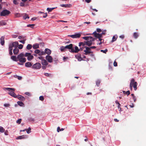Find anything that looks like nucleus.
Instances as JSON below:
<instances>
[{
  "instance_id": "f257e3e1",
  "label": "nucleus",
  "mask_w": 146,
  "mask_h": 146,
  "mask_svg": "<svg viewBox=\"0 0 146 146\" xmlns=\"http://www.w3.org/2000/svg\"><path fill=\"white\" fill-rule=\"evenodd\" d=\"M8 94L14 98H17L23 101L25 100V98L23 96L20 95H17L14 92H9Z\"/></svg>"
},
{
  "instance_id": "f03ea898",
  "label": "nucleus",
  "mask_w": 146,
  "mask_h": 146,
  "mask_svg": "<svg viewBox=\"0 0 146 146\" xmlns=\"http://www.w3.org/2000/svg\"><path fill=\"white\" fill-rule=\"evenodd\" d=\"M137 82L135 81V80L134 79H131L130 84L131 90H132L133 87L134 88V90H136L137 89Z\"/></svg>"
},
{
  "instance_id": "7ed1b4c3",
  "label": "nucleus",
  "mask_w": 146,
  "mask_h": 146,
  "mask_svg": "<svg viewBox=\"0 0 146 146\" xmlns=\"http://www.w3.org/2000/svg\"><path fill=\"white\" fill-rule=\"evenodd\" d=\"M11 12L5 9L1 13L0 16H6L8 15Z\"/></svg>"
},
{
  "instance_id": "20e7f679",
  "label": "nucleus",
  "mask_w": 146,
  "mask_h": 146,
  "mask_svg": "<svg viewBox=\"0 0 146 146\" xmlns=\"http://www.w3.org/2000/svg\"><path fill=\"white\" fill-rule=\"evenodd\" d=\"M94 40L95 38H93L92 37H90V39L89 40L86 41V45L88 46H90L92 44V42L94 41Z\"/></svg>"
},
{
  "instance_id": "39448f33",
  "label": "nucleus",
  "mask_w": 146,
  "mask_h": 146,
  "mask_svg": "<svg viewBox=\"0 0 146 146\" xmlns=\"http://www.w3.org/2000/svg\"><path fill=\"white\" fill-rule=\"evenodd\" d=\"M41 66L39 63H36L32 66V68L35 69H39L41 67Z\"/></svg>"
},
{
  "instance_id": "423d86ee",
  "label": "nucleus",
  "mask_w": 146,
  "mask_h": 146,
  "mask_svg": "<svg viewBox=\"0 0 146 146\" xmlns=\"http://www.w3.org/2000/svg\"><path fill=\"white\" fill-rule=\"evenodd\" d=\"M25 56L27 57V59L29 61L31 60L34 58L33 56L31 55L30 53H26L25 54Z\"/></svg>"
},
{
  "instance_id": "0eeeda50",
  "label": "nucleus",
  "mask_w": 146,
  "mask_h": 146,
  "mask_svg": "<svg viewBox=\"0 0 146 146\" xmlns=\"http://www.w3.org/2000/svg\"><path fill=\"white\" fill-rule=\"evenodd\" d=\"M85 48H86L85 50H84V51L85 52V54L87 55L88 54L91 53H92V52H91L90 51V48L89 47H87V46H85Z\"/></svg>"
},
{
  "instance_id": "6e6552de",
  "label": "nucleus",
  "mask_w": 146,
  "mask_h": 146,
  "mask_svg": "<svg viewBox=\"0 0 146 146\" xmlns=\"http://www.w3.org/2000/svg\"><path fill=\"white\" fill-rule=\"evenodd\" d=\"M81 35V34L78 33L76 34L75 35H68V36H70L73 38H76L80 37Z\"/></svg>"
},
{
  "instance_id": "1a4fd4ad",
  "label": "nucleus",
  "mask_w": 146,
  "mask_h": 146,
  "mask_svg": "<svg viewBox=\"0 0 146 146\" xmlns=\"http://www.w3.org/2000/svg\"><path fill=\"white\" fill-rule=\"evenodd\" d=\"M18 59V60L19 61V62H21V63H19V64L21 65H23V63L25 62L26 61V58H17Z\"/></svg>"
},
{
  "instance_id": "9d476101",
  "label": "nucleus",
  "mask_w": 146,
  "mask_h": 146,
  "mask_svg": "<svg viewBox=\"0 0 146 146\" xmlns=\"http://www.w3.org/2000/svg\"><path fill=\"white\" fill-rule=\"evenodd\" d=\"M45 58L50 63L52 62L53 58L52 57L49 55H47L45 57Z\"/></svg>"
},
{
  "instance_id": "9b49d317",
  "label": "nucleus",
  "mask_w": 146,
  "mask_h": 146,
  "mask_svg": "<svg viewBox=\"0 0 146 146\" xmlns=\"http://www.w3.org/2000/svg\"><path fill=\"white\" fill-rule=\"evenodd\" d=\"M92 34L94 35L95 37L98 38L102 37V36L101 34L97 33L96 31L94 32Z\"/></svg>"
},
{
  "instance_id": "f8f14e48",
  "label": "nucleus",
  "mask_w": 146,
  "mask_h": 146,
  "mask_svg": "<svg viewBox=\"0 0 146 146\" xmlns=\"http://www.w3.org/2000/svg\"><path fill=\"white\" fill-rule=\"evenodd\" d=\"M76 58L77 59L78 61H80L82 60V58L81 57V55L78 53L75 55Z\"/></svg>"
},
{
  "instance_id": "ddd939ff",
  "label": "nucleus",
  "mask_w": 146,
  "mask_h": 146,
  "mask_svg": "<svg viewBox=\"0 0 146 146\" xmlns=\"http://www.w3.org/2000/svg\"><path fill=\"white\" fill-rule=\"evenodd\" d=\"M75 50H74L73 49H71V50H70V51L72 53H77L80 51L79 49L78 48V47L76 46H75Z\"/></svg>"
},
{
  "instance_id": "4468645a",
  "label": "nucleus",
  "mask_w": 146,
  "mask_h": 146,
  "mask_svg": "<svg viewBox=\"0 0 146 146\" xmlns=\"http://www.w3.org/2000/svg\"><path fill=\"white\" fill-rule=\"evenodd\" d=\"M3 90L4 91H10L11 90H12L14 91L15 90L14 88H3Z\"/></svg>"
},
{
  "instance_id": "2eb2a0df",
  "label": "nucleus",
  "mask_w": 146,
  "mask_h": 146,
  "mask_svg": "<svg viewBox=\"0 0 146 146\" xmlns=\"http://www.w3.org/2000/svg\"><path fill=\"white\" fill-rule=\"evenodd\" d=\"M45 54L46 53L48 55H49L51 54V50L48 48H46L44 50Z\"/></svg>"
},
{
  "instance_id": "dca6fc26",
  "label": "nucleus",
  "mask_w": 146,
  "mask_h": 146,
  "mask_svg": "<svg viewBox=\"0 0 146 146\" xmlns=\"http://www.w3.org/2000/svg\"><path fill=\"white\" fill-rule=\"evenodd\" d=\"M5 37L4 36H2L0 38L1 42L0 43L2 45H3L4 44L5 41H4Z\"/></svg>"
},
{
  "instance_id": "f3484780",
  "label": "nucleus",
  "mask_w": 146,
  "mask_h": 146,
  "mask_svg": "<svg viewBox=\"0 0 146 146\" xmlns=\"http://www.w3.org/2000/svg\"><path fill=\"white\" fill-rule=\"evenodd\" d=\"M73 44H70L68 45H66L65 46L66 48L68 49L69 50H71V49H72Z\"/></svg>"
},
{
  "instance_id": "a211bd4d",
  "label": "nucleus",
  "mask_w": 146,
  "mask_h": 146,
  "mask_svg": "<svg viewBox=\"0 0 146 146\" xmlns=\"http://www.w3.org/2000/svg\"><path fill=\"white\" fill-rule=\"evenodd\" d=\"M42 64L43 65L47 66L48 63L44 59H42Z\"/></svg>"
},
{
  "instance_id": "6ab92c4d",
  "label": "nucleus",
  "mask_w": 146,
  "mask_h": 146,
  "mask_svg": "<svg viewBox=\"0 0 146 146\" xmlns=\"http://www.w3.org/2000/svg\"><path fill=\"white\" fill-rule=\"evenodd\" d=\"M22 16L23 17V19L24 20H25L27 19H29V15L26 13L23 14Z\"/></svg>"
},
{
  "instance_id": "aec40b11",
  "label": "nucleus",
  "mask_w": 146,
  "mask_h": 146,
  "mask_svg": "<svg viewBox=\"0 0 146 146\" xmlns=\"http://www.w3.org/2000/svg\"><path fill=\"white\" fill-rule=\"evenodd\" d=\"M25 66L27 67H30L32 66V64L31 62H28L25 63Z\"/></svg>"
},
{
  "instance_id": "412c9836",
  "label": "nucleus",
  "mask_w": 146,
  "mask_h": 146,
  "mask_svg": "<svg viewBox=\"0 0 146 146\" xmlns=\"http://www.w3.org/2000/svg\"><path fill=\"white\" fill-rule=\"evenodd\" d=\"M11 44L13 46L15 47H17L19 45L18 42L17 41L13 42Z\"/></svg>"
},
{
  "instance_id": "4be33fe9",
  "label": "nucleus",
  "mask_w": 146,
  "mask_h": 146,
  "mask_svg": "<svg viewBox=\"0 0 146 146\" xmlns=\"http://www.w3.org/2000/svg\"><path fill=\"white\" fill-rule=\"evenodd\" d=\"M19 51V49L17 48H15L13 50V52L15 54H17Z\"/></svg>"
},
{
  "instance_id": "5701e85b",
  "label": "nucleus",
  "mask_w": 146,
  "mask_h": 146,
  "mask_svg": "<svg viewBox=\"0 0 146 146\" xmlns=\"http://www.w3.org/2000/svg\"><path fill=\"white\" fill-rule=\"evenodd\" d=\"M71 5L70 4H61L60 5L61 7H70Z\"/></svg>"
},
{
  "instance_id": "b1692460",
  "label": "nucleus",
  "mask_w": 146,
  "mask_h": 146,
  "mask_svg": "<svg viewBox=\"0 0 146 146\" xmlns=\"http://www.w3.org/2000/svg\"><path fill=\"white\" fill-rule=\"evenodd\" d=\"M33 47L34 49L38 48H39V44H35L33 45Z\"/></svg>"
},
{
  "instance_id": "393cba45",
  "label": "nucleus",
  "mask_w": 146,
  "mask_h": 146,
  "mask_svg": "<svg viewBox=\"0 0 146 146\" xmlns=\"http://www.w3.org/2000/svg\"><path fill=\"white\" fill-rule=\"evenodd\" d=\"M25 136H26V135H21V136H20L17 137V139H24L26 138Z\"/></svg>"
},
{
  "instance_id": "a878e982",
  "label": "nucleus",
  "mask_w": 146,
  "mask_h": 146,
  "mask_svg": "<svg viewBox=\"0 0 146 146\" xmlns=\"http://www.w3.org/2000/svg\"><path fill=\"white\" fill-rule=\"evenodd\" d=\"M24 56H25V55L23 53H21L17 56V58H23V57Z\"/></svg>"
},
{
  "instance_id": "bb28decb",
  "label": "nucleus",
  "mask_w": 146,
  "mask_h": 146,
  "mask_svg": "<svg viewBox=\"0 0 146 146\" xmlns=\"http://www.w3.org/2000/svg\"><path fill=\"white\" fill-rule=\"evenodd\" d=\"M133 36L135 38H137L139 36V35L137 33L135 32L134 33Z\"/></svg>"
},
{
  "instance_id": "cd10ccee",
  "label": "nucleus",
  "mask_w": 146,
  "mask_h": 146,
  "mask_svg": "<svg viewBox=\"0 0 146 146\" xmlns=\"http://www.w3.org/2000/svg\"><path fill=\"white\" fill-rule=\"evenodd\" d=\"M11 58L13 60H14L15 61H17V58L16 56H11Z\"/></svg>"
},
{
  "instance_id": "c85d7f7f",
  "label": "nucleus",
  "mask_w": 146,
  "mask_h": 146,
  "mask_svg": "<svg viewBox=\"0 0 146 146\" xmlns=\"http://www.w3.org/2000/svg\"><path fill=\"white\" fill-rule=\"evenodd\" d=\"M6 23L4 21H1L0 22V25L1 26L5 25H6Z\"/></svg>"
},
{
  "instance_id": "c756f323",
  "label": "nucleus",
  "mask_w": 146,
  "mask_h": 146,
  "mask_svg": "<svg viewBox=\"0 0 146 146\" xmlns=\"http://www.w3.org/2000/svg\"><path fill=\"white\" fill-rule=\"evenodd\" d=\"M32 47L31 44H29L27 45L26 48L28 50H30L32 48Z\"/></svg>"
},
{
  "instance_id": "7c9ffc66",
  "label": "nucleus",
  "mask_w": 146,
  "mask_h": 146,
  "mask_svg": "<svg viewBox=\"0 0 146 146\" xmlns=\"http://www.w3.org/2000/svg\"><path fill=\"white\" fill-rule=\"evenodd\" d=\"M101 82V81L100 80H97L96 82V85L98 86H100Z\"/></svg>"
},
{
  "instance_id": "2f4dec72",
  "label": "nucleus",
  "mask_w": 146,
  "mask_h": 146,
  "mask_svg": "<svg viewBox=\"0 0 146 146\" xmlns=\"http://www.w3.org/2000/svg\"><path fill=\"white\" fill-rule=\"evenodd\" d=\"M25 131H26L27 133L29 134L31 132V129L29 127L28 129H25Z\"/></svg>"
},
{
  "instance_id": "473e14b6",
  "label": "nucleus",
  "mask_w": 146,
  "mask_h": 146,
  "mask_svg": "<svg viewBox=\"0 0 146 146\" xmlns=\"http://www.w3.org/2000/svg\"><path fill=\"white\" fill-rule=\"evenodd\" d=\"M19 0H13V4L15 5H17L19 4L18 1Z\"/></svg>"
},
{
  "instance_id": "72a5a7b5",
  "label": "nucleus",
  "mask_w": 146,
  "mask_h": 146,
  "mask_svg": "<svg viewBox=\"0 0 146 146\" xmlns=\"http://www.w3.org/2000/svg\"><path fill=\"white\" fill-rule=\"evenodd\" d=\"M15 15V17H19L21 16V14L19 13H16Z\"/></svg>"
},
{
  "instance_id": "f704fd0d",
  "label": "nucleus",
  "mask_w": 146,
  "mask_h": 146,
  "mask_svg": "<svg viewBox=\"0 0 146 146\" xmlns=\"http://www.w3.org/2000/svg\"><path fill=\"white\" fill-rule=\"evenodd\" d=\"M91 36H84L82 37V38L86 40H89L90 37Z\"/></svg>"
},
{
  "instance_id": "c9c22d12",
  "label": "nucleus",
  "mask_w": 146,
  "mask_h": 146,
  "mask_svg": "<svg viewBox=\"0 0 146 146\" xmlns=\"http://www.w3.org/2000/svg\"><path fill=\"white\" fill-rule=\"evenodd\" d=\"M5 131V130L2 127L0 126V132L1 133H3Z\"/></svg>"
},
{
  "instance_id": "e433bc0d",
  "label": "nucleus",
  "mask_w": 146,
  "mask_h": 146,
  "mask_svg": "<svg viewBox=\"0 0 146 146\" xmlns=\"http://www.w3.org/2000/svg\"><path fill=\"white\" fill-rule=\"evenodd\" d=\"M66 48L65 46H62L60 47V50L61 51H63Z\"/></svg>"
},
{
  "instance_id": "4c0bfd02",
  "label": "nucleus",
  "mask_w": 146,
  "mask_h": 146,
  "mask_svg": "<svg viewBox=\"0 0 146 146\" xmlns=\"http://www.w3.org/2000/svg\"><path fill=\"white\" fill-rule=\"evenodd\" d=\"M17 103L20 106H22L24 104L21 101L17 102Z\"/></svg>"
},
{
  "instance_id": "58836bf2",
  "label": "nucleus",
  "mask_w": 146,
  "mask_h": 146,
  "mask_svg": "<svg viewBox=\"0 0 146 146\" xmlns=\"http://www.w3.org/2000/svg\"><path fill=\"white\" fill-rule=\"evenodd\" d=\"M40 50L38 49H36L35 51V52L36 54H38V55L39 54Z\"/></svg>"
},
{
  "instance_id": "ea45409f",
  "label": "nucleus",
  "mask_w": 146,
  "mask_h": 146,
  "mask_svg": "<svg viewBox=\"0 0 146 146\" xmlns=\"http://www.w3.org/2000/svg\"><path fill=\"white\" fill-rule=\"evenodd\" d=\"M35 25L34 24H29V25H27V27H31V28H33L34 26Z\"/></svg>"
},
{
  "instance_id": "a19ab883",
  "label": "nucleus",
  "mask_w": 146,
  "mask_h": 146,
  "mask_svg": "<svg viewBox=\"0 0 146 146\" xmlns=\"http://www.w3.org/2000/svg\"><path fill=\"white\" fill-rule=\"evenodd\" d=\"M45 52H44V51L40 52V51L39 54H38V55L41 56L42 55H45Z\"/></svg>"
},
{
  "instance_id": "79ce46f5",
  "label": "nucleus",
  "mask_w": 146,
  "mask_h": 146,
  "mask_svg": "<svg viewBox=\"0 0 146 146\" xmlns=\"http://www.w3.org/2000/svg\"><path fill=\"white\" fill-rule=\"evenodd\" d=\"M116 39L117 38H116L115 36H113L112 37L111 42H113L114 41H115L116 40Z\"/></svg>"
},
{
  "instance_id": "37998d69",
  "label": "nucleus",
  "mask_w": 146,
  "mask_h": 146,
  "mask_svg": "<svg viewBox=\"0 0 146 146\" xmlns=\"http://www.w3.org/2000/svg\"><path fill=\"white\" fill-rule=\"evenodd\" d=\"M21 121L22 119H19L17 121L16 123H17L20 124L21 123Z\"/></svg>"
},
{
  "instance_id": "c03bdc74",
  "label": "nucleus",
  "mask_w": 146,
  "mask_h": 146,
  "mask_svg": "<svg viewBox=\"0 0 146 146\" xmlns=\"http://www.w3.org/2000/svg\"><path fill=\"white\" fill-rule=\"evenodd\" d=\"M25 36H18V38L19 39H22L23 40L25 39Z\"/></svg>"
},
{
  "instance_id": "a18cd8bd",
  "label": "nucleus",
  "mask_w": 146,
  "mask_h": 146,
  "mask_svg": "<svg viewBox=\"0 0 146 146\" xmlns=\"http://www.w3.org/2000/svg\"><path fill=\"white\" fill-rule=\"evenodd\" d=\"M54 8H48L47 9V10L49 12H51Z\"/></svg>"
},
{
  "instance_id": "49530a36",
  "label": "nucleus",
  "mask_w": 146,
  "mask_h": 146,
  "mask_svg": "<svg viewBox=\"0 0 146 146\" xmlns=\"http://www.w3.org/2000/svg\"><path fill=\"white\" fill-rule=\"evenodd\" d=\"M26 40V39H23V40H19V41L21 42L23 44H24L25 43V42Z\"/></svg>"
},
{
  "instance_id": "de8ad7c7",
  "label": "nucleus",
  "mask_w": 146,
  "mask_h": 146,
  "mask_svg": "<svg viewBox=\"0 0 146 146\" xmlns=\"http://www.w3.org/2000/svg\"><path fill=\"white\" fill-rule=\"evenodd\" d=\"M14 47L11 44H10L9 45V50H10V49H11V50H12L13 49V48Z\"/></svg>"
},
{
  "instance_id": "09e8293b",
  "label": "nucleus",
  "mask_w": 146,
  "mask_h": 146,
  "mask_svg": "<svg viewBox=\"0 0 146 146\" xmlns=\"http://www.w3.org/2000/svg\"><path fill=\"white\" fill-rule=\"evenodd\" d=\"M100 51L101 52H103L104 53H106L108 51V50H107V49H105V50H101Z\"/></svg>"
},
{
  "instance_id": "8fccbe9b",
  "label": "nucleus",
  "mask_w": 146,
  "mask_h": 146,
  "mask_svg": "<svg viewBox=\"0 0 146 146\" xmlns=\"http://www.w3.org/2000/svg\"><path fill=\"white\" fill-rule=\"evenodd\" d=\"M123 93L125 95L127 94V96L130 94V92H123Z\"/></svg>"
},
{
  "instance_id": "3c124183",
  "label": "nucleus",
  "mask_w": 146,
  "mask_h": 146,
  "mask_svg": "<svg viewBox=\"0 0 146 146\" xmlns=\"http://www.w3.org/2000/svg\"><path fill=\"white\" fill-rule=\"evenodd\" d=\"M25 5L24 2H21L20 3V6L21 7H24V6Z\"/></svg>"
},
{
  "instance_id": "603ef678",
  "label": "nucleus",
  "mask_w": 146,
  "mask_h": 146,
  "mask_svg": "<svg viewBox=\"0 0 146 146\" xmlns=\"http://www.w3.org/2000/svg\"><path fill=\"white\" fill-rule=\"evenodd\" d=\"M39 100L41 101H43L44 100V98L43 96H41L39 97Z\"/></svg>"
},
{
  "instance_id": "864d4df0",
  "label": "nucleus",
  "mask_w": 146,
  "mask_h": 146,
  "mask_svg": "<svg viewBox=\"0 0 146 146\" xmlns=\"http://www.w3.org/2000/svg\"><path fill=\"white\" fill-rule=\"evenodd\" d=\"M23 47V45L22 44H20L19 45L18 48L20 49H21Z\"/></svg>"
},
{
  "instance_id": "5fc2aeb1",
  "label": "nucleus",
  "mask_w": 146,
  "mask_h": 146,
  "mask_svg": "<svg viewBox=\"0 0 146 146\" xmlns=\"http://www.w3.org/2000/svg\"><path fill=\"white\" fill-rule=\"evenodd\" d=\"M106 32V31L105 30L103 31L102 32V33H101L102 36V35H105V34Z\"/></svg>"
},
{
  "instance_id": "6e6d98bb",
  "label": "nucleus",
  "mask_w": 146,
  "mask_h": 146,
  "mask_svg": "<svg viewBox=\"0 0 146 146\" xmlns=\"http://www.w3.org/2000/svg\"><path fill=\"white\" fill-rule=\"evenodd\" d=\"M98 33H100L102 31L99 28H97L96 29Z\"/></svg>"
},
{
  "instance_id": "4d7b16f0",
  "label": "nucleus",
  "mask_w": 146,
  "mask_h": 146,
  "mask_svg": "<svg viewBox=\"0 0 146 146\" xmlns=\"http://www.w3.org/2000/svg\"><path fill=\"white\" fill-rule=\"evenodd\" d=\"M113 65L115 66H117V63L115 61H114Z\"/></svg>"
},
{
  "instance_id": "13d9d810",
  "label": "nucleus",
  "mask_w": 146,
  "mask_h": 146,
  "mask_svg": "<svg viewBox=\"0 0 146 146\" xmlns=\"http://www.w3.org/2000/svg\"><path fill=\"white\" fill-rule=\"evenodd\" d=\"M12 37L13 38H16L18 36L17 35H12Z\"/></svg>"
},
{
  "instance_id": "bf43d9fd",
  "label": "nucleus",
  "mask_w": 146,
  "mask_h": 146,
  "mask_svg": "<svg viewBox=\"0 0 146 146\" xmlns=\"http://www.w3.org/2000/svg\"><path fill=\"white\" fill-rule=\"evenodd\" d=\"M9 54L10 55H12L13 54V53L12 52V50H11V49H10V50H9Z\"/></svg>"
},
{
  "instance_id": "052dcab7",
  "label": "nucleus",
  "mask_w": 146,
  "mask_h": 146,
  "mask_svg": "<svg viewBox=\"0 0 146 146\" xmlns=\"http://www.w3.org/2000/svg\"><path fill=\"white\" fill-rule=\"evenodd\" d=\"M44 75L48 77L49 76V75H50V74H49L48 73H44Z\"/></svg>"
},
{
  "instance_id": "680f3d73",
  "label": "nucleus",
  "mask_w": 146,
  "mask_h": 146,
  "mask_svg": "<svg viewBox=\"0 0 146 146\" xmlns=\"http://www.w3.org/2000/svg\"><path fill=\"white\" fill-rule=\"evenodd\" d=\"M47 16V14L46 13H45L44 14V15L42 17L43 18H45Z\"/></svg>"
},
{
  "instance_id": "e2e57ef3",
  "label": "nucleus",
  "mask_w": 146,
  "mask_h": 146,
  "mask_svg": "<svg viewBox=\"0 0 146 146\" xmlns=\"http://www.w3.org/2000/svg\"><path fill=\"white\" fill-rule=\"evenodd\" d=\"M81 42V43L82 44V45L83 46H84L85 45H86V41H85L84 42Z\"/></svg>"
},
{
  "instance_id": "0e129e2a",
  "label": "nucleus",
  "mask_w": 146,
  "mask_h": 146,
  "mask_svg": "<svg viewBox=\"0 0 146 146\" xmlns=\"http://www.w3.org/2000/svg\"><path fill=\"white\" fill-rule=\"evenodd\" d=\"M119 37H120V38H121L122 39H123L124 38V35H121L120 36H119Z\"/></svg>"
},
{
  "instance_id": "69168bd1",
  "label": "nucleus",
  "mask_w": 146,
  "mask_h": 146,
  "mask_svg": "<svg viewBox=\"0 0 146 146\" xmlns=\"http://www.w3.org/2000/svg\"><path fill=\"white\" fill-rule=\"evenodd\" d=\"M8 131L7 130H6L4 132V134L5 135H8Z\"/></svg>"
},
{
  "instance_id": "338daca9",
  "label": "nucleus",
  "mask_w": 146,
  "mask_h": 146,
  "mask_svg": "<svg viewBox=\"0 0 146 146\" xmlns=\"http://www.w3.org/2000/svg\"><path fill=\"white\" fill-rule=\"evenodd\" d=\"M133 99L134 100V102H135L136 101V98L135 97V96H133Z\"/></svg>"
},
{
  "instance_id": "774afa93",
  "label": "nucleus",
  "mask_w": 146,
  "mask_h": 146,
  "mask_svg": "<svg viewBox=\"0 0 146 146\" xmlns=\"http://www.w3.org/2000/svg\"><path fill=\"white\" fill-rule=\"evenodd\" d=\"M4 106L5 107H8L9 106V104H5Z\"/></svg>"
}]
</instances>
